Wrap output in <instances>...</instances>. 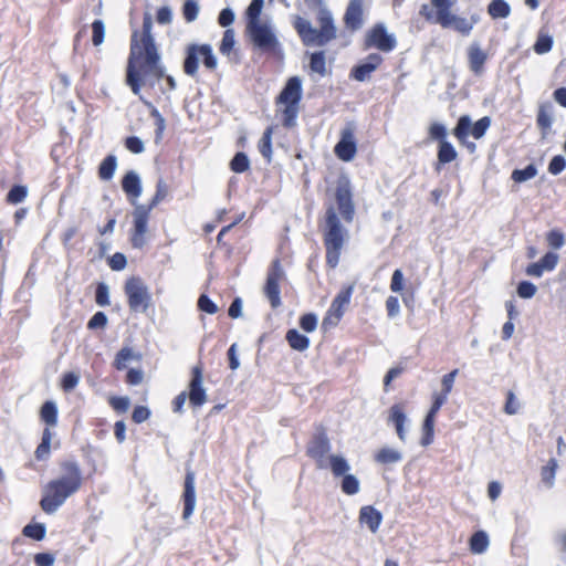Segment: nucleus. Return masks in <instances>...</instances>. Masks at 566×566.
<instances>
[{
    "label": "nucleus",
    "instance_id": "obj_1",
    "mask_svg": "<svg viewBox=\"0 0 566 566\" xmlns=\"http://www.w3.org/2000/svg\"><path fill=\"white\" fill-rule=\"evenodd\" d=\"M151 30L153 17L149 12H145L142 29L134 30L130 36L126 83L136 95L140 93L142 86L146 84L154 86L156 81L163 78L168 92L174 91L177 86L175 78L165 74Z\"/></svg>",
    "mask_w": 566,
    "mask_h": 566
},
{
    "label": "nucleus",
    "instance_id": "obj_2",
    "mask_svg": "<svg viewBox=\"0 0 566 566\" xmlns=\"http://www.w3.org/2000/svg\"><path fill=\"white\" fill-rule=\"evenodd\" d=\"M331 195L333 201L325 206L324 219L319 229L323 235L326 265L329 269H335L339 263L343 248L348 238V231L342 224L340 219L346 223H352L356 207L353 187L346 176H340L337 179Z\"/></svg>",
    "mask_w": 566,
    "mask_h": 566
},
{
    "label": "nucleus",
    "instance_id": "obj_3",
    "mask_svg": "<svg viewBox=\"0 0 566 566\" xmlns=\"http://www.w3.org/2000/svg\"><path fill=\"white\" fill-rule=\"evenodd\" d=\"M59 475L51 479L42 490L40 507L46 514L55 513L84 484L83 470L73 459L59 462Z\"/></svg>",
    "mask_w": 566,
    "mask_h": 566
},
{
    "label": "nucleus",
    "instance_id": "obj_4",
    "mask_svg": "<svg viewBox=\"0 0 566 566\" xmlns=\"http://www.w3.org/2000/svg\"><path fill=\"white\" fill-rule=\"evenodd\" d=\"M430 3L422 4L419 14L427 22L439 24L442 29H452L463 36H468L480 20L478 14L469 18L454 14L452 0H430Z\"/></svg>",
    "mask_w": 566,
    "mask_h": 566
},
{
    "label": "nucleus",
    "instance_id": "obj_5",
    "mask_svg": "<svg viewBox=\"0 0 566 566\" xmlns=\"http://www.w3.org/2000/svg\"><path fill=\"white\" fill-rule=\"evenodd\" d=\"M169 193V187L164 179L156 184V191L147 205H138L133 211V227L129 232V240L134 248L143 249L147 241L148 222L150 213Z\"/></svg>",
    "mask_w": 566,
    "mask_h": 566
},
{
    "label": "nucleus",
    "instance_id": "obj_6",
    "mask_svg": "<svg viewBox=\"0 0 566 566\" xmlns=\"http://www.w3.org/2000/svg\"><path fill=\"white\" fill-rule=\"evenodd\" d=\"M458 373V369H453L450 373L446 374L441 379V391L434 392L432 395V403L424 417L421 428L420 444L422 447H428L433 442L436 417L440 411L441 407L447 402L448 396L452 391Z\"/></svg>",
    "mask_w": 566,
    "mask_h": 566
},
{
    "label": "nucleus",
    "instance_id": "obj_7",
    "mask_svg": "<svg viewBox=\"0 0 566 566\" xmlns=\"http://www.w3.org/2000/svg\"><path fill=\"white\" fill-rule=\"evenodd\" d=\"M302 93L303 90L300 77L292 76L286 81L281 93L275 97V105L282 106V125L285 128H293L296 125Z\"/></svg>",
    "mask_w": 566,
    "mask_h": 566
},
{
    "label": "nucleus",
    "instance_id": "obj_8",
    "mask_svg": "<svg viewBox=\"0 0 566 566\" xmlns=\"http://www.w3.org/2000/svg\"><path fill=\"white\" fill-rule=\"evenodd\" d=\"M295 30L305 46H324L337 36V30L331 15L319 18V29L302 18L295 22Z\"/></svg>",
    "mask_w": 566,
    "mask_h": 566
},
{
    "label": "nucleus",
    "instance_id": "obj_9",
    "mask_svg": "<svg viewBox=\"0 0 566 566\" xmlns=\"http://www.w3.org/2000/svg\"><path fill=\"white\" fill-rule=\"evenodd\" d=\"M199 61H202L206 70L210 72L217 70L218 61L210 44H189L187 46L182 65L184 72L191 77H196L199 70Z\"/></svg>",
    "mask_w": 566,
    "mask_h": 566
},
{
    "label": "nucleus",
    "instance_id": "obj_10",
    "mask_svg": "<svg viewBox=\"0 0 566 566\" xmlns=\"http://www.w3.org/2000/svg\"><path fill=\"white\" fill-rule=\"evenodd\" d=\"M127 304L134 313H146L151 306V294L139 276L129 277L124 285Z\"/></svg>",
    "mask_w": 566,
    "mask_h": 566
},
{
    "label": "nucleus",
    "instance_id": "obj_11",
    "mask_svg": "<svg viewBox=\"0 0 566 566\" xmlns=\"http://www.w3.org/2000/svg\"><path fill=\"white\" fill-rule=\"evenodd\" d=\"M448 130L447 127L438 122H433L428 127V139L438 142L437 150V166L436 170H439L440 166L450 164L458 158V151L454 146L447 139Z\"/></svg>",
    "mask_w": 566,
    "mask_h": 566
},
{
    "label": "nucleus",
    "instance_id": "obj_12",
    "mask_svg": "<svg viewBox=\"0 0 566 566\" xmlns=\"http://www.w3.org/2000/svg\"><path fill=\"white\" fill-rule=\"evenodd\" d=\"M284 280L285 272L281 260L274 259L268 269L265 284L263 286V293L272 308H277L282 305L280 284Z\"/></svg>",
    "mask_w": 566,
    "mask_h": 566
},
{
    "label": "nucleus",
    "instance_id": "obj_13",
    "mask_svg": "<svg viewBox=\"0 0 566 566\" xmlns=\"http://www.w3.org/2000/svg\"><path fill=\"white\" fill-rule=\"evenodd\" d=\"M355 289V284L343 285L340 291L334 297L329 308L326 312L325 317L323 318L322 326L325 329L331 327H335L342 321L347 306L350 303V298Z\"/></svg>",
    "mask_w": 566,
    "mask_h": 566
},
{
    "label": "nucleus",
    "instance_id": "obj_14",
    "mask_svg": "<svg viewBox=\"0 0 566 566\" xmlns=\"http://www.w3.org/2000/svg\"><path fill=\"white\" fill-rule=\"evenodd\" d=\"M328 465L335 478L343 476L340 489L346 495H354L359 492V481L353 475L348 474L350 467L347 460L338 454H332L328 457Z\"/></svg>",
    "mask_w": 566,
    "mask_h": 566
},
{
    "label": "nucleus",
    "instance_id": "obj_15",
    "mask_svg": "<svg viewBox=\"0 0 566 566\" xmlns=\"http://www.w3.org/2000/svg\"><path fill=\"white\" fill-rule=\"evenodd\" d=\"M491 125V119L484 116L476 120L474 124L471 123V118L468 115H462L452 130L454 137L461 143L465 144L467 138L471 135L474 139L482 138L488 128Z\"/></svg>",
    "mask_w": 566,
    "mask_h": 566
},
{
    "label": "nucleus",
    "instance_id": "obj_16",
    "mask_svg": "<svg viewBox=\"0 0 566 566\" xmlns=\"http://www.w3.org/2000/svg\"><path fill=\"white\" fill-rule=\"evenodd\" d=\"M247 32L252 43L263 52H275L279 41L266 23L247 24Z\"/></svg>",
    "mask_w": 566,
    "mask_h": 566
},
{
    "label": "nucleus",
    "instance_id": "obj_17",
    "mask_svg": "<svg viewBox=\"0 0 566 566\" xmlns=\"http://www.w3.org/2000/svg\"><path fill=\"white\" fill-rule=\"evenodd\" d=\"M331 450V441L324 428L318 430L310 440L306 447V454L313 459L318 469H326L328 458L326 454Z\"/></svg>",
    "mask_w": 566,
    "mask_h": 566
},
{
    "label": "nucleus",
    "instance_id": "obj_18",
    "mask_svg": "<svg viewBox=\"0 0 566 566\" xmlns=\"http://www.w3.org/2000/svg\"><path fill=\"white\" fill-rule=\"evenodd\" d=\"M365 49L376 48L382 52H390L396 48V39L389 34L384 24H375L365 35Z\"/></svg>",
    "mask_w": 566,
    "mask_h": 566
},
{
    "label": "nucleus",
    "instance_id": "obj_19",
    "mask_svg": "<svg viewBox=\"0 0 566 566\" xmlns=\"http://www.w3.org/2000/svg\"><path fill=\"white\" fill-rule=\"evenodd\" d=\"M202 384L203 365L199 363L191 368V378L188 385L189 391L187 392L189 403L193 408L201 407L207 402V394Z\"/></svg>",
    "mask_w": 566,
    "mask_h": 566
},
{
    "label": "nucleus",
    "instance_id": "obj_20",
    "mask_svg": "<svg viewBox=\"0 0 566 566\" xmlns=\"http://www.w3.org/2000/svg\"><path fill=\"white\" fill-rule=\"evenodd\" d=\"M334 153L336 157L343 161H350L355 157L357 145L354 127L350 124L343 128L340 139L334 147Z\"/></svg>",
    "mask_w": 566,
    "mask_h": 566
},
{
    "label": "nucleus",
    "instance_id": "obj_21",
    "mask_svg": "<svg viewBox=\"0 0 566 566\" xmlns=\"http://www.w3.org/2000/svg\"><path fill=\"white\" fill-rule=\"evenodd\" d=\"M363 1L350 0L344 14V23L350 31H356L363 25Z\"/></svg>",
    "mask_w": 566,
    "mask_h": 566
},
{
    "label": "nucleus",
    "instance_id": "obj_22",
    "mask_svg": "<svg viewBox=\"0 0 566 566\" xmlns=\"http://www.w3.org/2000/svg\"><path fill=\"white\" fill-rule=\"evenodd\" d=\"M182 499V517L188 518L192 514L196 505L195 474L191 471H188L185 478Z\"/></svg>",
    "mask_w": 566,
    "mask_h": 566
},
{
    "label": "nucleus",
    "instance_id": "obj_23",
    "mask_svg": "<svg viewBox=\"0 0 566 566\" xmlns=\"http://www.w3.org/2000/svg\"><path fill=\"white\" fill-rule=\"evenodd\" d=\"M122 189L129 201L135 203L143 190L139 176L133 170L127 171L122 179Z\"/></svg>",
    "mask_w": 566,
    "mask_h": 566
},
{
    "label": "nucleus",
    "instance_id": "obj_24",
    "mask_svg": "<svg viewBox=\"0 0 566 566\" xmlns=\"http://www.w3.org/2000/svg\"><path fill=\"white\" fill-rule=\"evenodd\" d=\"M359 523L366 525L371 533H376L382 522V514L373 505H365L359 510Z\"/></svg>",
    "mask_w": 566,
    "mask_h": 566
},
{
    "label": "nucleus",
    "instance_id": "obj_25",
    "mask_svg": "<svg viewBox=\"0 0 566 566\" xmlns=\"http://www.w3.org/2000/svg\"><path fill=\"white\" fill-rule=\"evenodd\" d=\"M406 413L403 409V405L395 403L389 409L388 420L391 422L396 429L397 436L401 441L406 439L405 431V422H406Z\"/></svg>",
    "mask_w": 566,
    "mask_h": 566
},
{
    "label": "nucleus",
    "instance_id": "obj_26",
    "mask_svg": "<svg viewBox=\"0 0 566 566\" xmlns=\"http://www.w3.org/2000/svg\"><path fill=\"white\" fill-rule=\"evenodd\" d=\"M536 124L543 136L549 133L553 124V105L549 102L539 104Z\"/></svg>",
    "mask_w": 566,
    "mask_h": 566
},
{
    "label": "nucleus",
    "instance_id": "obj_27",
    "mask_svg": "<svg viewBox=\"0 0 566 566\" xmlns=\"http://www.w3.org/2000/svg\"><path fill=\"white\" fill-rule=\"evenodd\" d=\"M470 70L479 75L482 73L486 62V54L478 45H471L468 50Z\"/></svg>",
    "mask_w": 566,
    "mask_h": 566
},
{
    "label": "nucleus",
    "instance_id": "obj_28",
    "mask_svg": "<svg viewBox=\"0 0 566 566\" xmlns=\"http://www.w3.org/2000/svg\"><path fill=\"white\" fill-rule=\"evenodd\" d=\"M285 339L289 343L290 347L297 352H304L310 346L308 337L301 334L295 328H291L286 332Z\"/></svg>",
    "mask_w": 566,
    "mask_h": 566
},
{
    "label": "nucleus",
    "instance_id": "obj_29",
    "mask_svg": "<svg viewBox=\"0 0 566 566\" xmlns=\"http://www.w3.org/2000/svg\"><path fill=\"white\" fill-rule=\"evenodd\" d=\"M53 433L50 428H44L42 432L41 442L35 449L34 455L38 461H45L51 453V440Z\"/></svg>",
    "mask_w": 566,
    "mask_h": 566
},
{
    "label": "nucleus",
    "instance_id": "obj_30",
    "mask_svg": "<svg viewBox=\"0 0 566 566\" xmlns=\"http://www.w3.org/2000/svg\"><path fill=\"white\" fill-rule=\"evenodd\" d=\"M40 419L45 423V428L55 427L57 424V408L56 405L48 400L40 409Z\"/></svg>",
    "mask_w": 566,
    "mask_h": 566
},
{
    "label": "nucleus",
    "instance_id": "obj_31",
    "mask_svg": "<svg viewBox=\"0 0 566 566\" xmlns=\"http://www.w3.org/2000/svg\"><path fill=\"white\" fill-rule=\"evenodd\" d=\"M117 168V158L115 155H107L98 166V178L101 180H111Z\"/></svg>",
    "mask_w": 566,
    "mask_h": 566
},
{
    "label": "nucleus",
    "instance_id": "obj_32",
    "mask_svg": "<svg viewBox=\"0 0 566 566\" xmlns=\"http://www.w3.org/2000/svg\"><path fill=\"white\" fill-rule=\"evenodd\" d=\"M273 127L269 126L263 132L262 137L260 138L258 143V149L260 154L263 156L266 161H271L272 158V136H273Z\"/></svg>",
    "mask_w": 566,
    "mask_h": 566
},
{
    "label": "nucleus",
    "instance_id": "obj_33",
    "mask_svg": "<svg viewBox=\"0 0 566 566\" xmlns=\"http://www.w3.org/2000/svg\"><path fill=\"white\" fill-rule=\"evenodd\" d=\"M488 13L492 19H505L511 14V7L505 0H492Z\"/></svg>",
    "mask_w": 566,
    "mask_h": 566
},
{
    "label": "nucleus",
    "instance_id": "obj_34",
    "mask_svg": "<svg viewBox=\"0 0 566 566\" xmlns=\"http://www.w3.org/2000/svg\"><path fill=\"white\" fill-rule=\"evenodd\" d=\"M310 70L313 73L318 74L319 76H325L327 74L326 67V56L324 51H316L310 55Z\"/></svg>",
    "mask_w": 566,
    "mask_h": 566
},
{
    "label": "nucleus",
    "instance_id": "obj_35",
    "mask_svg": "<svg viewBox=\"0 0 566 566\" xmlns=\"http://www.w3.org/2000/svg\"><path fill=\"white\" fill-rule=\"evenodd\" d=\"M374 460L380 464H391L401 460V453L391 448H381L374 454Z\"/></svg>",
    "mask_w": 566,
    "mask_h": 566
},
{
    "label": "nucleus",
    "instance_id": "obj_36",
    "mask_svg": "<svg viewBox=\"0 0 566 566\" xmlns=\"http://www.w3.org/2000/svg\"><path fill=\"white\" fill-rule=\"evenodd\" d=\"M488 546H489V537L484 531L475 532L469 541V547L473 554L484 553L486 551Z\"/></svg>",
    "mask_w": 566,
    "mask_h": 566
},
{
    "label": "nucleus",
    "instance_id": "obj_37",
    "mask_svg": "<svg viewBox=\"0 0 566 566\" xmlns=\"http://www.w3.org/2000/svg\"><path fill=\"white\" fill-rule=\"evenodd\" d=\"M134 358L139 357L134 354V350L130 347H123L117 352L113 366L117 370H123L127 367V363Z\"/></svg>",
    "mask_w": 566,
    "mask_h": 566
},
{
    "label": "nucleus",
    "instance_id": "obj_38",
    "mask_svg": "<svg viewBox=\"0 0 566 566\" xmlns=\"http://www.w3.org/2000/svg\"><path fill=\"white\" fill-rule=\"evenodd\" d=\"M557 461L555 459H549L547 464L542 467L541 469V479L542 482L547 486L552 488L555 480V474L557 470Z\"/></svg>",
    "mask_w": 566,
    "mask_h": 566
},
{
    "label": "nucleus",
    "instance_id": "obj_39",
    "mask_svg": "<svg viewBox=\"0 0 566 566\" xmlns=\"http://www.w3.org/2000/svg\"><path fill=\"white\" fill-rule=\"evenodd\" d=\"M22 534L34 541H42L45 537L46 528L42 523H31L23 527Z\"/></svg>",
    "mask_w": 566,
    "mask_h": 566
},
{
    "label": "nucleus",
    "instance_id": "obj_40",
    "mask_svg": "<svg viewBox=\"0 0 566 566\" xmlns=\"http://www.w3.org/2000/svg\"><path fill=\"white\" fill-rule=\"evenodd\" d=\"M28 188L23 185H14L7 193L6 201L9 205H18L25 200Z\"/></svg>",
    "mask_w": 566,
    "mask_h": 566
},
{
    "label": "nucleus",
    "instance_id": "obj_41",
    "mask_svg": "<svg viewBox=\"0 0 566 566\" xmlns=\"http://www.w3.org/2000/svg\"><path fill=\"white\" fill-rule=\"evenodd\" d=\"M249 168L250 160L248 156L242 151L237 153L230 161V169L235 174L245 172L249 170Z\"/></svg>",
    "mask_w": 566,
    "mask_h": 566
},
{
    "label": "nucleus",
    "instance_id": "obj_42",
    "mask_svg": "<svg viewBox=\"0 0 566 566\" xmlns=\"http://www.w3.org/2000/svg\"><path fill=\"white\" fill-rule=\"evenodd\" d=\"M235 45V35L233 29H227L223 32V36L221 43L219 45V51L223 55H229Z\"/></svg>",
    "mask_w": 566,
    "mask_h": 566
},
{
    "label": "nucleus",
    "instance_id": "obj_43",
    "mask_svg": "<svg viewBox=\"0 0 566 566\" xmlns=\"http://www.w3.org/2000/svg\"><path fill=\"white\" fill-rule=\"evenodd\" d=\"M537 175V169L533 164L527 165L524 169H515L512 172L511 178L515 182H524L534 178Z\"/></svg>",
    "mask_w": 566,
    "mask_h": 566
},
{
    "label": "nucleus",
    "instance_id": "obj_44",
    "mask_svg": "<svg viewBox=\"0 0 566 566\" xmlns=\"http://www.w3.org/2000/svg\"><path fill=\"white\" fill-rule=\"evenodd\" d=\"M264 0H252L247 10V24L259 23Z\"/></svg>",
    "mask_w": 566,
    "mask_h": 566
},
{
    "label": "nucleus",
    "instance_id": "obj_45",
    "mask_svg": "<svg viewBox=\"0 0 566 566\" xmlns=\"http://www.w3.org/2000/svg\"><path fill=\"white\" fill-rule=\"evenodd\" d=\"M546 242L552 249L558 250L565 243L564 233L559 229H553L546 233Z\"/></svg>",
    "mask_w": 566,
    "mask_h": 566
},
{
    "label": "nucleus",
    "instance_id": "obj_46",
    "mask_svg": "<svg viewBox=\"0 0 566 566\" xmlns=\"http://www.w3.org/2000/svg\"><path fill=\"white\" fill-rule=\"evenodd\" d=\"M80 381V376L73 371L65 373L61 378V388L64 392H70L75 389Z\"/></svg>",
    "mask_w": 566,
    "mask_h": 566
},
{
    "label": "nucleus",
    "instance_id": "obj_47",
    "mask_svg": "<svg viewBox=\"0 0 566 566\" xmlns=\"http://www.w3.org/2000/svg\"><path fill=\"white\" fill-rule=\"evenodd\" d=\"M105 38V25L102 20H94L92 23V42L95 46L103 43Z\"/></svg>",
    "mask_w": 566,
    "mask_h": 566
},
{
    "label": "nucleus",
    "instance_id": "obj_48",
    "mask_svg": "<svg viewBox=\"0 0 566 566\" xmlns=\"http://www.w3.org/2000/svg\"><path fill=\"white\" fill-rule=\"evenodd\" d=\"M533 48L537 54H545L549 52L553 48L552 36L547 34H539Z\"/></svg>",
    "mask_w": 566,
    "mask_h": 566
},
{
    "label": "nucleus",
    "instance_id": "obj_49",
    "mask_svg": "<svg viewBox=\"0 0 566 566\" xmlns=\"http://www.w3.org/2000/svg\"><path fill=\"white\" fill-rule=\"evenodd\" d=\"M373 65H368L367 63H361L353 67L350 75L356 81L364 82L369 77V75L373 73Z\"/></svg>",
    "mask_w": 566,
    "mask_h": 566
},
{
    "label": "nucleus",
    "instance_id": "obj_50",
    "mask_svg": "<svg viewBox=\"0 0 566 566\" xmlns=\"http://www.w3.org/2000/svg\"><path fill=\"white\" fill-rule=\"evenodd\" d=\"M199 13L198 3L195 0H186L182 7V14L187 22H192Z\"/></svg>",
    "mask_w": 566,
    "mask_h": 566
},
{
    "label": "nucleus",
    "instance_id": "obj_51",
    "mask_svg": "<svg viewBox=\"0 0 566 566\" xmlns=\"http://www.w3.org/2000/svg\"><path fill=\"white\" fill-rule=\"evenodd\" d=\"M95 302L99 306L109 305V291L105 283H98L95 290Z\"/></svg>",
    "mask_w": 566,
    "mask_h": 566
},
{
    "label": "nucleus",
    "instance_id": "obj_52",
    "mask_svg": "<svg viewBox=\"0 0 566 566\" xmlns=\"http://www.w3.org/2000/svg\"><path fill=\"white\" fill-rule=\"evenodd\" d=\"M198 308L201 312L208 313V314H216L218 312L217 304L206 294H201L198 298Z\"/></svg>",
    "mask_w": 566,
    "mask_h": 566
},
{
    "label": "nucleus",
    "instance_id": "obj_53",
    "mask_svg": "<svg viewBox=\"0 0 566 566\" xmlns=\"http://www.w3.org/2000/svg\"><path fill=\"white\" fill-rule=\"evenodd\" d=\"M300 327L306 333L314 332L317 327L316 315L313 313L302 315L300 318Z\"/></svg>",
    "mask_w": 566,
    "mask_h": 566
},
{
    "label": "nucleus",
    "instance_id": "obj_54",
    "mask_svg": "<svg viewBox=\"0 0 566 566\" xmlns=\"http://www.w3.org/2000/svg\"><path fill=\"white\" fill-rule=\"evenodd\" d=\"M566 168V159L562 155L554 156L548 164L549 174L556 176Z\"/></svg>",
    "mask_w": 566,
    "mask_h": 566
},
{
    "label": "nucleus",
    "instance_id": "obj_55",
    "mask_svg": "<svg viewBox=\"0 0 566 566\" xmlns=\"http://www.w3.org/2000/svg\"><path fill=\"white\" fill-rule=\"evenodd\" d=\"M108 403L116 412L119 413L126 412L129 408V399L127 397H111L108 399Z\"/></svg>",
    "mask_w": 566,
    "mask_h": 566
},
{
    "label": "nucleus",
    "instance_id": "obj_56",
    "mask_svg": "<svg viewBox=\"0 0 566 566\" xmlns=\"http://www.w3.org/2000/svg\"><path fill=\"white\" fill-rule=\"evenodd\" d=\"M125 147L133 154H140L144 151V143L137 136H129L124 142Z\"/></svg>",
    "mask_w": 566,
    "mask_h": 566
},
{
    "label": "nucleus",
    "instance_id": "obj_57",
    "mask_svg": "<svg viewBox=\"0 0 566 566\" xmlns=\"http://www.w3.org/2000/svg\"><path fill=\"white\" fill-rule=\"evenodd\" d=\"M107 325V316L103 312H96L87 322L88 329L104 328Z\"/></svg>",
    "mask_w": 566,
    "mask_h": 566
},
{
    "label": "nucleus",
    "instance_id": "obj_58",
    "mask_svg": "<svg viewBox=\"0 0 566 566\" xmlns=\"http://www.w3.org/2000/svg\"><path fill=\"white\" fill-rule=\"evenodd\" d=\"M520 409V403L512 390H509L506 394V401L504 405V412L506 415H515Z\"/></svg>",
    "mask_w": 566,
    "mask_h": 566
},
{
    "label": "nucleus",
    "instance_id": "obj_59",
    "mask_svg": "<svg viewBox=\"0 0 566 566\" xmlns=\"http://www.w3.org/2000/svg\"><path fill=\"white\" fill-rule=\"evenodd\" d=\"M535 293L536 286L528 281H522L517 286V294L522 298H531Z\"/></svg>",
    "mask_w": 566,
    "mask_h": 566
},
{
    "label": "nucleus",
    "instance_id": "obj_60",
    "mask_svg": "<svg viewBox=\"0 0 566 566\" xmlns=\"http://www.w3.org/2000/svg\"><path fill=\"white\" fill-rule=\"evenodd\" d=\"M127 264L126 256L120 253L116 252L108 259V265L113 271H120L125 269Z\"/></svg>",
    "mask_w": 566,
    "mask_h": 566
},
{
    "label": "nucleus",
    "instance_id": "obj_61",
    "mask_svg": "<svg viewBox=\"0 0 566 566\" xmlns=\"http://www.w3.org/2000/svg\"><path fill=\"white\" fill-rule=\"evenodd\" d=\"M150 417V410L145 406H136L132 413V420L135 423H142L148 420Z\"/></svg>",
    "mask_w": 566,
    "mask_h": 566
},
{
    "label": "nucleus",
    "instance_id": "obj_62",
    "mask_svg": "<svg viewBox=\"0 0 566 566\" xmlns=\"http://www.w3.org/2000/svg\"><path fill=\"white\" fill-rule=\"evenodd\" d=\"M557 262H558V256H557V254H555L553 252H547L538 261V263L544 269V271H552V270H554L556 264H557Z\"/></svg>",
    "mask_w": 566,
    "mask_h": 566
},
{
    "label": "nucleus",
    "instance_id": "obj_63",
    "mask_svg": "<svg viewBox=\"0 0 566 566\" xmlns=\"http://www.w3.org/2000/svg\"><path fill=\"white\" fill-rule=\"evenodd\" d=\"M156 21L159 24H169L172 21V13L169 7H160L156 12Z\"/></svg>",
    "mask_w": 566,
    "mask_h": 566
},
{
    "label": "nucleus",
    "instance_id": "obj_64",
    "mask_svg": "<svg viewBox=\"0 0 566 566\" xmlns=\"http://www.w3.org/2000/svg\"><path fill=\"white\" fill-rule=\"evenodd\" d=\"M54 555L51 553H38L34 555V564L36 566H53Z\"/></svg>",
    "mask_w": 566,
    "mask_h": 566
}]
</instances>
